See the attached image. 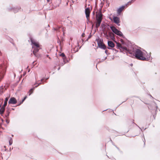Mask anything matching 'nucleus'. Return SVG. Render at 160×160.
Instances as JSON below:
<instances>
[{
    "mask_svg": "<svg viewBox=\"0 0 160 160\" xmlns=\"http://www.w3.org/2000/svg\"><path fill=\"white\" fill-rule=\"evenodd\" d=\"M131 55H133L135 58L144 61H149L151 57V55H148L145 50L137 45H131Z\"/></svg>",
    "mask_w": 160,
    "mask_h": 160,
    "instance_id": "nucleus-1",
    "label": "nucleus"
},
{
    "mask_svg": "<svg viewBox=\"0 0 160 160\" xmlns=\"http://www.w3.org/2000/svg\"><path fill=\"white\" fill-rule=\"evenodd\" d=\"M103 15L101 11H100L98 12H96V23L95 27L97 30L100 26L102 19Z\"/></svg>",
    "mask_w": 160,
    "mask_h": 160,
    "instance_id": "nucleus-2",
    "label": "nucleus"
},
{
    "mask_svg": "<svg viewBox=\"0 0 160 160\" xmlns=\"http://www.w3.org/2000/svg\"><path fill=\"white\" fill-rule=\"evenodd\" d=\"M114 41L117 44V49H120V51L123 52L124 53H126L128 56H130L128 54H130V51L127 48L123 46V45L117 42L116 41Z\"/></svg>",
    "mask_w": 160,
    "mask_h": 160,
    "instance_id": "nucleus-3",
    "label": "nucleus"
},
{
    "mask_svg": "<svg viewBox=\"0 0 160 160\" xmlns=\"http://www.w3.org/2000/svg\"><path fill=\"white\" fill-rule=\"evenodd\" d=\"M31 41L32 49H33V53L35 56H36V54L39 50V48L40 45L38 43L36 42L35 41Z\"/></svg>",
    "mask_w": 160,
    "mask_h": 160,
    "instance_id": "nucleus-4",
    "label": "nucleus"
},
{
    "mask_svg": "<svg viewBox=\"0 0 160 160\" xmlns=\"http://www.w3.org/2000/svg\"><path fill=\"white\" fill-rule=\"evenodd\" d=\"M110 28L112 32L118 36L120 37L125 38V37L123 35L122 33L119 30L117 29L114 26H110Z\"/></svg>",
    "mask_w": 160,
    "mask_h": 160,
    "instance_id": "nucleus-5",
    "label": "nucleus"
},
{
    "mask_svg": "<svg viewBox=\"0 0 160 160\" xmlns=\"http://www.w3.org/2000/svg\"><path fill=\"white\" fill-rule=\"evenodd\" d=\"M6 70V67L4 64L0 65V81L3 78Z\"/></svg>",
    "mask_w": 160,
    "mask_h": 160,
    "instance_id": "nucleus-6",
    "label": "nucleus"
},
{
    "mask_svg": "<svg viewBox=\"0 0 160 160\" xmlns=\"http://www.w3.org/2000/svg\"><path fill=\"white\" fill-rule=\"evenodd\" d=\"M98 48L103 50L107 49V47L103 42V41H96Z\"/></svg>",
    "mask_w": 160,
    "mask_h": 160,
    "instance_id": "nucleus-7",
    "label": "nucleus"
},
{
    "mask_svg": "<svg viewBox=\"0 0 160 160\" xmlns=\"http://www.w3.org/2000/svg\"><path fill=\"white\" fill-rule=\"evenodd\" d=\"M130 3V1H129L127 4L119 8L117 10V12L118 15H120L121 12L126 8L128 5L129 3Z\"/></svg>",
    "mask_w": 160,
    "mask_h": 160,
    "instance_id": "nucleus-8",
    "label": "nucleus"
},
{
    "mask_svg": "<svg viewBox=\"0 0 160 160\" xmlns=\"http://www.w3.org/2000/svg\"><path fill=\"white\" fill-rule=\"evenodd\" d=\"M91 9L90 8H86L85 10V13L87 19L88 21V18H89Z\"/></svg>",
    "mask_w": 160,
    "mask_h": 160,
    "instance_id": "nucleus-9",
    "label": "nucleus"
},
{
    "mask_svg": "<svg viewBox=\"0 0 160 160\" xmlns=\"http://www.w3.org/2000/svg\"><path fill=\"white\" fill-rule=\"evenodd\" d=\"M108 47L107 48L109 49H111L115 47V44L112 41H108Z\"/></svg>",
    "mask_w": 160,
    "mask_h": 160,
    "instance_id": "nucleus-10",
    "label": "nucleus"
},
{
    "mask_svg": "<svg viewBox=\"0 0 160 160\" xmlns=\"http://www.w3.org/2000/svg\"><path fill=\"white\" fill-rule=\"evenodd\" d=\"M113 20L114 22L118 26H120L119 23L120 22V19L119 18L116 16H114L113 18Z\"/></svg>",
    "mask_w": 160,
    "mask_h": 160,
    "instance_id": "nucleus-11",
    "label": "nucleus"
},
{
    "mask_svg": "<svg viewBox=\"0 0 160 160\" xmlns=\"http://www.w3.org/2000/svg\"><path fill=\"white\" fill-rule=\"evenodd\" d=\"M17 102V101L16 99L14 97L11 98L8 101L9 104H15Z\"/></svg>",
    "mask_w": 160,
    "mask_h": 160,
    "instance_id": "nucleus-12",
    "label": "nucleus"
},
{
    "mask_svg": "<svg viewBox=\"0 0 160 160\" xmlns=\"http://www.w3.org/2000/svg\"><path fill=\"white\" fill-rule=\"evenodd\" d=\"M60 56L62 57V59L64 61V64L66 63V62H68V61L67 60L66 57L64 53H62L59 55Z\"/></svg>",
    "mask_w": 160,
    "mask_h": 160,
    "instance_id": "nucleus-13",
    "label": "nucleus"
},
{
    "mask_svg": "<svg viewBox=\"0 0 160 160\" xmlns=\"http://www.w3.org/2000/svg\"><path fill=\"white\" fill-rule=\"evenodd\" d=\"M21 8L19 7H17L16 8H8V10L11 11L13 10L14 13H16L20 10Z\"/></svg>",
    "mask_w": 160,
    "mask_h": 160,
    "instance_id": "nucleus-14",
    "label": "nucleus"
},
{
    "mask_svg": "<svg viewBox=\"0 0 160 160\" xmlns=\"http://www.w3.org/2000/svg\"><path fill=\"white\" fill-rule=\"evenodd\" d=\"M8 100V98L7 97L5 98L4 104L1 107V108H3V109H5V107L7 106Z\"/></svg>",
    "mask_w": 160,
    "mask_h": 160,
    "instance_id": "nucleus-15",
    "label": "nucleus"
},
{
    "mask_svg": "<svg viewBox=\"0 0 160 160\" xmlns=\"http://www.w3.org/2000/svg\"><path fill=\"white\" fill-rule=\"evenodd\" d=\"M6 89L5 88V86H1L0 87V95L3 93Z\"/></svg>",
    "mask_w": 160,
    "mask_h": 160,
    "instance_id": "nucleus-16",
    "label": "nucleus"
},
{
    "mask_svg": "<svg viewBox=\"0 0 160 160\" xmlns=\"http://www.w3.org/2000/svg\"><path fill=\"white\" fill-rule=\"evenodd\" d=\"M10 113V112L8 110L6 111V113L5 115V117L7 118H9V114Z\"/></svg>",
    "mask_w": 160,
    "mask_h": 160,
    "instance_id": "nucleus-17",
    "label": "nucleus"
},
{
    "mask_svg": "<svg viewBox=\"0 0 160 160\" xmlns=\"http://www.w3.org/2000/svg\"><path fill=\"white\" fill-rule=\"evenodd\" d=\"M5 109H3V108L0 109V114L1 116H2L4 112H5Z\"/></svg>",
    "mask_w": 160,
    "mask_h": 160,
    "instance_id": "nucleus-18",
    "label": "nucleus"
},
{
    "mask_svg": "<svg viewBox=\"0 0 160 160\" xmlns=\"http://www.w3.org/2000/svg\"><path fill=\"white\" fill-rule=\"evenodd\" d=\"M133 122H132V123L131 124V127L132 125H133V126H135L136 127H138L140 129H141V128H140L138 126L137 124H136L135 123L133 122Z\"/></svg>",
    "mask_w": 160,
    "mask_h": 160,
    "instance_id": "nucleus-19",
    "label": "nucleus"
},
{
    "mask_svg": "<svg viewBox=\"0 0 160 160\" xmlns=\"http://www.w3.org/2000/svg\"><path fill=\"white\" fill-rule=\"evenodd\" d=\"M34 90V88H31L29 91V95L30 96L33 92V91Z\"/></svg>",
    "mask_w": 160,
    "mask_h": 160,
    "instance_id": "nucleus-20",
    "label": "nucleus"
},
{
    "mask_svg": "<svg viewBox=\"0 0 160 160\" xmlns=\"http://www.w3.org/2000/svg\"><path fill=\"white\" fill-rule=\"evenodd\" d=\"M101 27L102 29L103 30L105 29L106 27L105 25L104 24H102L101 25Z\"/></svg>",
    "mask_w": 160,
    "mask_h": 160,
    "instance_id": "nucleus-21",
    "label": "nucleus"
},
{
    "mask_svg": "<svg viewBox=\"0 0 160 160\" xmlns=\"http://www.w3.org/2000/svg\"><path fill=\"white\" fill-rule=\"evenodd\" d=\"M60 28V27H59L58 28H53L52 29V30L53 31H56L57 32H59V29Z\"/></svg>",
    "mask_w": 160,
    "mask_h": 160,
    "instance_id": "nucleus-22",
    "label": "nucleus"
},
{
    "mask_svg": "<svg viewBox=\"0 0 160 160\" xmlns=\"http://www.w3.org/2000/svg\"><path fill=\"white\" fill-rule=\"evenodd\" d=\"M12 143V140L11 138L9 141V144L10 145H11Z\"/></svg>",
    "mask_w": 160,
    "mask_h": 160,
    "instance_id": "nucleus-23",
    "label": "nucleus"
},
{
    "mask_svg": "<svg viewBox=\"0 0 160 160\" xmlns=\"http://www.w3.org/2000/svg\"><path fill=\"white\" fill-rule=\"evenodd\" d=\"M111 38L112 39V40H115V38L114 36H111Z\"/></svg>",
    "mask_w": 160,
    "mask_h": 160,
    "instance_id": "nucleus-24",
    "label": "nucleus"
},
{
    "mask_svg": "<svg viewBox=\"0 0 160 160\" xmlns=\"http://www.w3.org/2000/svg\"><path fill=\"white\" fill-rule=\"evenodd\" d=\"M27 98V96H25L24 97L23 99L22 100V102H23Z\"/></svg>",
    "mask_w": 160,
    "mask_h": 160,
    "instance_id": "nucleus-25",
    "label": "nucleus"
},
{
    "mask_svg": "<svg viewBox=\"0 0 160 160\" xmlns=\"http://www.w3.org/2000/svg\"><path fill=\"white\" fill-rule=\"evenodd\" d=\"M30 40H34L33 38L31 36H30Z\"/></svg>",
    "mask_w": 160,
    "mask_h": 160,
    "instance_id": "nucleus-26",
    "label": "nucleus"
},
{
    "mask_svg": "<svg viewBox=\"0 0 160 160\" xmlns=\"http://www.w3.org/2000/svg\"><path fill=\"white\" fill-rule=\"evenodd\" d=\"M111 49H112V50H114L115 51V52H118V51L116 49H115V48H111Z\"/></svg>",
    "mask_w": 160,
    "mask_h": 160,
    "instance_id": "nucleus-27",
    "label": "nucleus"
},
{
    "mask_svg": "<svg viewBox=\"0 0 160 160\" xmlns=\"http://www.w3.org/2000/svg\"><path fill=\"white\" fill-rule=\"evenodd\" d=\"M57 42L60 45L61 43V41H57Z\"/></svg>",
    "mask_w": 160,
    "mask_h": 160,
    "instance_id": "nucleus-28",
    "label": "nucleus"
},
{
    "mask_svg": "<svg viewBox=\"0 0 160 160\" xmlns=\"http://www.w3.org/2000/svg\"><path fill=\"white\" fill-rule=\"evenodd\" d=\"M65 64H64V61H63V62L62 63H61L60 64V65L61 66H62L63 65Z\"/></svg>",
    "mask_w": 160,
    "mask_h": 160,
    "instance_id": "nucleus-29",
    "label": "nucleus"
},
{
    "mask_svg": "<svg viewBox=\"0 0 160 160\" xmlns=\"http://www.w3.org/2000/svg\"><path fill=\"white\" fill-rule=\"evenodd\" d=\"M91 37V35H89L88 36V38H87V39L86 40H88Z\"/></svg>",
    "mask_w": 160,
    "mask_h": 160,
    "instance_id": "nucleus-30",
    "label": "nucleus"
},
{
    "mask_svg": "<svg viewBox=\"0 0 160 160\" xmlns=\"http://www.w3.org/2000/svg\"><path fill=\"white\" fill-rule=\"evenodd\" d=\"M105 50V53L107 55V52H108V50L107 49H106L105 50Z\"/></svg>",
    "mask_w": 160,
    "mask_h": 160,
    "instance_id": "nucleus-31",
    "label": "nucleus"
},
{
    "mask_svg": "<svg viewBox=\"0 0 160 160\" xmlns=\"http://www.w3.org/2000/svg\"><path fill=\"white\" fill-rule=\"evenodd\" d=\"M136 0H131L130 2H131V3L133 2Z\"/></svg>",
    "mask_w": 160,
    "mask_h": 160,
    "instance_id": "nucleus-32",
    "label": "nucleus"
},
{
    "mask_svg": "<svg viewBox=\"0 0 160 160\" xmlns=\"http://www.w3.org/2000/svg\"><path fill=\"white\" fill-rule=\"evenodd\" d=\"M23 102H22V101L20 102V103H19L17 105L18 106H19Z\"/></svg>",
    "mask_w": 160,
    "mask_h": 160,
    "instance_id": "nucleus-33",
    "label": "nucleus"
},
{
    "mask_svg": "<svg viewBox=\"0 0 160 160\" xmlns=\"http://www.w3.org/2000/svg\"><path fill=\"white\" fill-rule=\"evenodd\" d=\"M146 128H145V129L144 128H142V129L141 128V131H142V129H143L144 130H145V129H146Z\"/></svg>",
    "mask_w": 160,
    "mask_h": 160,
    "instance_id": "nucleus-34",
    "label": "nucleus"
},
{
    "mask_svg": "<svg viewBox=\"0 0 160 160\" xmlns=\"http://www.w3.org/2000/svg\"><path fill=\"white\" fill-rule=\"evenodd\" d=\"M9 121H8V120H6V122L7 123H9Z\"/></svg>",
    "mask_w": 160,
    "mask_h": 160,
    "instance_id": "nucleus-35",
    "label": "nucleus"
},
{
    "mask_svg": "<svg viewBox=\"0 0 160 160\" xmlns=\"http://www.w3.org/2000/svg\"><path fill=\"white\" fill-rule=\"evenodd\" d=\"M44 78H42L41 80V82H42L43 81V80L44 79Z\"/></svg>",
    "mask_w": 160,
    "mask_h": 160,
    "instance_id": "nucleus-36",
    "label": "nucleus"
},
{
    "mask_svg": "<svg viewBox=\"0 0 160 160\" xmlns=\"http://www.w3.org/2000/svg\"><path fill=\"white\" fill-rule=\"evenodd\" d=\"M77 43L78 45V47H79V42L77 41Z\"/></svg>",
    "mask_w": 160,
    "mask_h": 160,
    "instance_id": "nucleus-37",
    "label": "nucleus"
},
{
    "mask_svg": "<svg viewBox=\"0 0 160 160\" xmlns=\"http://www.w3.org/2000/svg\"><path fill=\"white\" fill-rule=\"evenodd\" d=\"M39 85H38H38H37L36 86L34 87L33 88H34V89H35V88L37 87Z\"/></svg>",
    "mask_w": 160,
    "mask_h": 160,
    "instance_id": "nucleus-38",
    "label": "nucleus"
},
{
    "mask_svg": "<svg viewBox=\"0 0 160 160\" xmlns=\"http://www.w3.org/2000/svg\"><path fill=\"white\" fill-rule=\"evenodd\" d=\"M92 14H93V16L95 14V11H93V13H92Z\"/></svg>",
    "mask_w": 160,
    "mask_h": 160,
    "instance_id": "nucleus-39",
    "label": "nucleus"
},
{
    "mask_svg": "<svg viewBox=\"0 0 160 160\" xmlns=\"http://www.w3.org/2000/svg\"><path fill=\"white\" fill-rule=\"evenodd\" d=\"M85 35V34L84 33H83L82 34V37H83Z\"/></svg>",
    "mask_w": 160,
    "mask_h": 160,
    "instance_id": "nucleus-40",
    "label": "nucleus"
},
{
    "mask_svg": "<svg viewBox=\"0 0 160 160\" xmlns=\"http://www.w3.org/2000/svg\"><path fill=\"white\" fill-rule=\"evenodd\" d=\"M47 57H48L50 59V57H49V55H47Z\"/></svg>",
    "mask_w": 160,
    "mask_h": 160,
    "instance_id": "nucleus-41",
    "label": "nucleus"
},
{
    "mask_svg": "<svg viewBox=\"0 0 160 160\" xmlns=\"http://www.w3.org/2000/svg\"><path fill=\"white\" fill-rule=\"evenodd\" d=\"M64 28H62V31L63 32V34H64Z\"/></svg>",
    "mask_w": 160,
    "mask_h": 160,
    "instance_id": "nucleus-42",
    "label": "nucleus"
},
{
    "mask_svg": "<svg viewBox=\"0 0 160 160\" xmlns=\"http://www.w3.org/2000/svg\"><path fill=\"white\" fill-rule=\"evenodd\" d=\"M12 41H10V42H11V43H12L13 45H14V43L12 42Z\"/></svg>",
    "mask_w": 160,
    "mask_h": 160,
    "instance_id": "nucleus-43",
    "label": "nucleus"
},
{
    "mask_svg": "<svg viewBox=\"0 0 160 160\" xmlns=\"http://www.w3.org/2000/svg\"><path fill=\"white\" fill-rule=\"evenodd\" d=\"M121 41V42H122V44H123V42H124V41H122V40H121V41Z\"/></svg>",
    "mask_w": 160,
    "mask_h": 160,
    "instance_id": "nucleus-44",
    "label": "nucleus"
},
{
    "mask_svg": "<svg viewBox=\"0 0 160 160\" xmlns=\"http://www.w3.org/2000/svg\"><path fill=\"white\" fill-rule=\"evenodd\" d=\"M41 83H39L38 84V85H41Z\"/></svg>",
    "mask_w": 160,
    "mask_h": 160,
    "instance_id": "nucleus-45",
    "label": "nucleus"
},
{
    "mask_svg": "<svg viewBox=\"0 0 160 160\" xmlns=\"http://www.w3.org/2000/svg\"><path fill=\"white\" fill-rule=\"evenodd\" d=\"M60 69V67H59L58 68V70H59Z\"/></svg>",
    "mask_w": 160,
    "mask_h": 160,
    "instance_id": "nucleus-46",
    "label": "nucleus"
},
{
    "mask_svg": "<svg viewBox=\"0 0 160 160\" xmlns=\"http://www.w3.org/2000/svg\"><path fill=\"white\" fill-rule=\"evenodd\" d=\"M1 120H2V122H3V121H4L2 119H1Z\"/></svg>",
    "mask_w": 160,
    "mask_h": 160,
    "instance_id": "nucleus-47",
    "label": "nucleus"
},
{
    "mask_svg": "<svg viewBox=\"0 0 160 160\" xmlns=\"http://www.w3.org/2000/svg\"><path fill=\"white\" fill-rule=\"evenodd\" d=\"M133 65V64L132 63H131V66H132Z\"/></svg>",
    "mask_w": 160,
    "mask_h": 160,
    "instance_id": "nucleus-48",
    "label": "nucleus"
},
{
    "mask_svg": "<svg viewBox=\"0 0 160 160\" xmlns=\"http://www.w3.org/2000/svg\"><path fill=\"white\" fill-rule=\"evenodd\" d=\"M96 40H100L98 38H96Z\"/></svg>",
    "mask_w": 160,
    "mask_h": 160,
    "instance_id": "nucleus-49",
    "label": "nucleus"
},
{
    "mask_svg": "<svg viewBox=\"0 0 160 160\" xmlns=\"http://www.w3.org/2000/svg\"><path fill=\"white\" fill-rule=\"evenodd\" d=\"M2 54V53L1 51H0V55H1Z\"/></svg>",
    "mask_w": 160,
    "mask_h": 160,
    "instance_id": "nucleus-50",
    "label": "nucleus"
},
{
    "mask_svg": "<svg viewBox=\"0 0 160 160\" xmlns=\"http://www.w3.org/2000/svg\"><path fill=\"white\" fill-rule=\"evenodd\" d=\"M116 147L118 150H119V148L118 147H117L116 146Z\"/></svg>",
    "mask_w": 160,
    "mask_h": 160,
    "instance_id": "nucleus-51",
    "label": "nucleus"
},
{
    "mask_svg": "<svg viewBox=\"0 0 160 160\" xmlns=\"http://www.w3.org/2000/svg\"><path fill=\"white\" fill-rule=\"evenodd\" d=\"M89 20H88V21L87 20V23H88V22H89Z\"/></svg>",
    "mask_w": 160,
    "mask_h": 160,
    "instance_id": "nucleus-52",
    "label": "nucleus"
},
{
    "mask_svg": "<svg viewBox=\"0 0 160 160\" xmlns=\"http://www.w3.org/2000/svg\"><path fill=\"white\" fill-rule=\"evenodd\" d=\"M48 79V78H46L45 79H46V80H47Z\"/></svg>",
    "mask_w": 160,
    "mask_h": 160,
    "instance_id": "nucleus-53",
    "label": "nucleus"
},
{
    "mask_svg": "<svg viewBox=\"0 0 160 160\" xmlns=\"http://www.w3.org/2000/svg\"><path fill=\"white\" fill-rule=\"evenodd\" d=\"M150 96L151 97H152V98H153V97H152V96L151 95H150Z\"/></svg>",
    "mask_w": 160,
    "mask_h": 160,
    "instance_id": "nucleus-54",
    "label": "nucleus"
},
{
    "mask_svg": "<svg viewBox=\"0 0 160 160\" xmlns=\"http://www.w3.org/2000/svg\"><path fill=\"white\" fill-rule=\"evenodd\" d=\"M93 26H94V25H93V24H92V28L93 27Z\"/></svg>",
    "mask_w": 160,
    "mask_h": 160,
    "instance_id": "nucleus-55",
    "label": "nucleus"
},
{
    "mask_svg": "<svg viewBox=\"0 0 160 160\" xmlns=\"http://www.w3.org/2000/svg\"><path fill=\"white\" fill-rule=\"evenodd\" d=\"M107 110V109H106V110H103V111H106Z\"/></svg>",
    "mask_w": 160,
    "mask_h": 160,
    "instance_id": "nucleus-56",
    "label": "nucleus"
},
{
    "mask_svg": "<svg viewBox=\"0 0 160 160\" xmlns=\"http://www.w3.org/2000/svg\"><path fill=\"white\" fill-rule=\"evenodd\" d=\"M135 137V136H132V137Z\"/></svg>",
    "mask_w": 160,
    "mask_h": 160,
    "instance_id": "nucleus-57",
    "label": "nucleus"
},
{
    "mask_svg": "<svg viewBox=\"0 0 160 160\" xmlns=\"http://www.w3.org/2000/svg\"><path fill=\"white\" fill-rule=\"evenodd\" d=\"M106 58H107V57H105V58L104 59V60H105V59H106Z\"/></svg>",
    "mask_w": 160,
    "mask_h": 160,
    "instance_id": "nucleus-58",
    "label": "nucleus"
},
{
    "mask_svg": "<svg viewBox=\"0 0 160 160\" xmlns=\"http://www.w3.org/2000/svg\"><path fill=\"white\" fill-rule=\"evenodd\" d=\"M1 106H2V104H1L0 105V107H1Z\"/></svg>",
    "mask_w": 160,
    "mask_h": 160,
    "instance_id": "nucleus-59",
    "label": "nucleus"
},
{
    "mask_svg": "<svg viewBox=\"0 0 160 160\" xmlns=\"http://www.w3.org/2000/svg\"><path fill=\"white\" fill-rule=\"evenodd\" d=\"M120 40H123L122 39H121Z\"/></svg>",
    "mask_w": 160,
    "mask_h": 160,
    "instance_id": "nucleus-60",
    "label": "nucleus"
},
{
    "mask_svg": "<svg viewBox=\"0 0 160 160\" xmlns=\"http://www.w3.org/2000/svg\"><path fill=\"white\" fill-rule=\"evenodd\" d=\"M82 42H83V41H84L82 40Z\"/></svg>",
    "mask_w": 160,
    "mask_h": 160,
    "instance_id": "nucleus-61",
    "label": "nucleus"
},
{
    "mask_svg": "<svg viewBox=\"0 0 160 160\" xmlns=\"http://www.w3.org/2000/svg\"><path fill=\"white\" fill-rule=\"evenodd\" d=\"M78 50H77V51H76V52H78Z\"/></svg>",
    "mask_w": 160,
    "mask_h": 160,
    "instance_id": "nucleus-62",
    "label": "nucleus"
},
{
    "mask_svg": "<svg viewBox=\"0 0 160 160\" xmlns=\"http://www.w3.org/2000/svg\"><path fill=\"white\" fill-rule=\"evenodd\" d=\"M12 110H14V109H13V108H12Z\"/></svg>",
    "mask_w": 160,
    "mask_h": 160,
    "instance_id": "nucleus-63",
    "label": "nucleus"
},
{
    "mask_svg": "<svg viewBox=\"0 0 160 160\" xmlns=\"http://www.w3.org/2000/svg\"><path fill=\"white\" fill-rule=\"evenodd\" d=\"M81 40H83V39H82Z\"/></svg>",
    "mask_w": 160,
    "mask_h": 160,
    "instance_id": "nucleus-64",
    "label": "nucleus"
}]
</instances>
